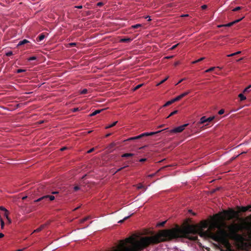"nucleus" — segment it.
<instances>
[{
	"mask_svg": "<svg viewBox=\"0 0 251 251\" xmlns=\"http://www.w3.org/2000/svg\"><path fill=\"white\" fill-rule=\"evenodd\" d=\"M199 229L194 225H187L182 228H172L161 231L159 233L151 236L142 237L139 241H136L131 248L125 247L124 249H117L114 251H141L151 244H155L178 237H184L191 240L195 241L198 237L196 235Z\"/></svg>",
	"mask_w": 251,
	"mask_h": 251,
	"instance_id": "1",
	"label": "nucleus"
},
{
	"mask_svg": "<svg viewBox=\"0 0 251 251\" xmlns=\"http://www.w3.org/2000/svg\"><path fill=\"white\" fill-rule=\"evenodd\" d=\"M229 233L223 229L220 230L217 235L216 240L222 242L225 246H229V243L227 238L230 237L237 243V246L240 250H244L247 244L245 242V239L243 235L238 234V232L241 230V226L237 224H233L227 226Z\"/></svg>",
	"mask_w": 251,
	"mask_h": 251,
	"instance_id": "2",
	"label": "nucleus"
},
{
	"mask_svg": "<svg viewBox=\"0 0 251 251\" xmlns=\"http://www.w3.org/2000/svg\"><path fill=\"white\" fill-rule=\"evenodd\" d=\"M162 130H159L156 132H145V133H143L139 135H138V136H136L135 137H130V138H128V139H127L126 141L134 140H136V139H141L144 137L150 136V135H153L158 133L160 132Z\"/></svg>",
	"mask_w": 251,
	"mask_h": 251,
	"instance_id": "3",
	"label": "nucleus"
},
{
	"mask_svg": "<svg viewBox=\"0 0 251 251\" xmlns=\"http://www.w3.org/2000/svg\"><path fill=\"white\" fill-rule=\"evenodd\" d=\"M188 125V124H184L182 126H179L178 127H176L171 130H170V132L171 133H179L182 132L185 128Z\"/></svg>",
	"mask_w": 251,
	"mask_h": 251,
	"instance_id": "4",
	"label": "nucleus"
},
{
	"mask_svg": "<svg viewBox=\"0 0 251 251\" xmlns=\"http://www.w3.org/2000/svg\"><path fill=\"white\" fill-rule=\"evenodd\" d=\"M48 199H49L50 201H53L54 200L55 197H54V196H52V195H46V196H43V197L39 198L38 199H37L36 200H35L34 201V202L35 203L37 202L41 201L43 200H46Z\"/></svg>",
	"mask_w": 251,
	"mask_h": 251,
	"instance_id": "5",
	"label": "nucleus"
},
{
	"mask_svg": "<svg viewBox=\"0 0 251 251\" xmlns=\"http://www.w3.org/2000/svg\"><path fill=\"white\" fill-rule=\"evenodd\" d=\"M243 18V17H242V18H240L239 19L236 20H235V21H234L233 22H230V23H229L228 24H225V25H225V27L231 26L232 25H233L234 24L239 22L240 21H241L242 20Z\"/></svg>",
	"mask_w": 251,
	"mask_h": 251,
	"instance_id": "6",
	"label": "nucleus"
},
{
	"mask_svg": "<svg viewBox=\"0 0 251 251\" xmlns=\"http://www.w3.org/2000/svg\"><path fill=\"white\" fill-rule=\"evenodd\" d=\"M245 228L247 230L249 237L251 239V223L247 226Z\"/></svg>",
	"mask_w": 251,
	"mask_h": 251,
	"instance_id": "7",
	"label": "nucleus"
},
{
	"mask_svg": "<svg viewBox=\"0 0 251 251\" xmlns=\"http://www.w3.org/2000/svg\"><path fill=\"white\" fill-rule=\"evenodd\" d=\"M45 38V36L44 33L40 34L36 38V41L38 42H40L42 41Z\"/></svg>",
	"mask_w": 251,
	"mask_h": 251,
	"instance_id": "8",
	"label": "nucleus"
},
{
	"mask_svg": "<svg viewBox=\"0 0 251 251\" xmlns=\"http://www.w3.org/2000/svg\"><path fill=\"white\" fill-rule=\"evenodd\" d=\"M115 145L116 144L115 143H112L110 144L107 147L108 151H109L110 152H111L112 151H113Z\"/></svg>",
	"mask_w": 251,
	"mask_h": 251,
	"instance_id": "9",
	"label": "nucleus"
},
{
	"mask_svg": "<svg viewBox=\"0 0 251 251\" xmlns=\"http://www.w3.org/2000/svg\"><path fill=\"white\" fill-rule=\"evenodd\" d=\"M29 42L26 40V39H24L22 41H20L18 44V46H22V45H24L25 44H27L28 43H29Z\"/></svg>",
	"mask_w": 251,
	"mask_h": 251,
	"instance_id": "10",
	"label": "nucleus"
},
{
	"mask_svg": "<svg viewBox=\"0 0 251 251\" xmlns=\"http://www.w3.org/2000/svg\"><path fill=\"white\" fill-rule=\"evenodd\" d=\"M205 123H206V118L205 116H203L200 119V121L199 122V124H204Z\"/></svg>",
	"mask_w": 251,
	"mask_h": 251,
	"instance_id": "11",
	"label": "nucleus"
},
{
	"mask_svg": "<svg viewBox=\"0 0 251 251\" xmlns=\"http://www.w3.org/2000/svg\"><path fill=\"white\" fill-rule=\"evenodd\" d=\"M103 110H104L103 109H100V110H96L90 114V116H94L97 115V114L100 113Z\"/></svg>",
	"mask_w": 251,
	"mask_h": 251,
	"instance_id": "12",
	"label": "nucleus"
},
{
	"mask_svg": "<svg viewBox=\"0 0 251 251\" xmlns=\"http://www.w3.org/2000/svg\"><path fill=\"white\" fill-rule=\"evenodd\" d=\"M132 41V39L129 38H122L121 39L120 41L121 42H126V43H129Z\"/></svg>",
	"mask_w": 251,
	"mask_h": 251,
	"instance_id": "13",
	"label": "nucleus"
},
{
	"mask_svg": "<svg viewBox=\"0 0 251 251\" xmlns=\"http://www.w3.org/2000/svg\"><path fill=\"white\" fill-rule=\"evenodd\" d=\"M134 155L133 153H124L122 155V157H132Z\"/></svg>",
	"mask_w": 251,
	"mask_h": 251,
	"instance_id": "14",
	"label": "nucleus"
},
{
	"mask_svg": "<svg viewBox=\"0 0 251 251\" xmlns=\"http://www.w3.org/2000/svg\"><path fill=\"white\" fill-rule=\"evenodd\" d=\"M251 208L250 206H246V207H242L241 208V211L242 212H245L249 210V209Z\"/></svg>",
	"mask_w": 251,
	"mask_h": 251,
	"instance_id": "15",
	"label": "nucleus"
},
{
	"mask_svg": "<svg viewBox=\"0 0 251 251\" xmlns=\"http://www.w3.org/2000/svg\"><path fill=\"white\" fill-rule=\"evenodd\" d=\"M238 97L240 98L241 101L244 100L246 99V97L243 94H240L238 95Z\"/></svg>",
	"mask_w": 251,
	"mask_h": 251,
	"instance_id": "16",
	"label": "nucleus"
},
{
	"mask_svg": "<svg viewBox=\"0 0 251 251\" xmlns=\"http://www.w3.org/2000/svg\"><path fill=\"white\" fill-rule=\"evenodd\" d=\"M117 122H118V121H116V122H114L113 123H112V124L108 125L107 126H106L105 127V128L108 129V128H111V127L115 126L116 125V124L117 123Z\"/></svg>",
	"mask_w": 251,
	"mask_h": 251,
	"instance_id": "17",
	"label": "nucleus"
},
{
	"mask_svg": "<svg viewBox=\"0 0 251 251\" xmlns=\"http://www.w3.org/2000/svg\"><path fill=\"white\" fill-rule=\"evenodd\" d=\"M190 91H188L187 92H185L182 94H181V95H180L181 99L183 97H184L185 96H187L188 94H189L190 93Z\"/></svg>",
	"mask_w": 251,
	"mask_h": 251,
	"instance_id": "18",
	"label": "nucleus"
},
{
	"mask_svg": "<svg viewBox=\"0 0 251 251\" xmlns=\"http://www.w3.org/2000/svg\"><path fill=\"white\" fill-rule=\"evenodd\" d=\"M214 117L213 116V117H208V118H206V123H209V122H211V121H212L213 120V119H214Z\"/></svg>",
	"mask_w": 251,
	"mask_h": 251,
	"instance_id": "19",
	"label": "nucleus"
},
{
	"mask_svg": "<svg viewBox=\"0 0 251 251\" xmlns=\"http://www.w3.org/2000/svg\"><path fill=\"white\" fill-rule=\"evenodd\" d=\"M173 103H174V101H173V100H169L168 101H167L164 105V107H166V106H167L171 104H172Z\"/></svg>",
	"mask_w": 251,
	"mask_h": 251,
	"instance_id": "20",
	"label": "nucleus"
},
{
	"mask_svg": "<svg viewBox=\"0 0 251 251\" xmlns=\"http://www.w3.org/2000/svg\"><path fill=\"white\" fill-rule=\"evenodd\" d=\"M208 226V224L206 222H204L202 223V225L201 226V228H207Z\"/></svg>",
	"mask_w": 251,
	"mask_h": 251,
	"instance_id": "21",
	"label": "nucleus"
},
{
	"mask_svg": "<svg viewBox=\"0 0 251 251\" xmlns=\"http://www.w3.org/2000/svg\"><path fill=\"white\" fill-rule=\"evenodd\" d=\"M216 68L215 67H211L209 69L206 70V71H205V73H209V72H210L213 70H214V69Z\"/></svg>",
	"mask_w": 251,
	"mask_h": 251,
	"instance_id": "22",
	"label": "nucleus"
},
{
	"mask_svg": "<svg viewBox=\"0 0 251 251\" xmlns=\"http://www.w3.org/2000/svg\"><path fill=\"white\" fill-rule=\"evenodd\" d=\"M181 99V98L180 96L179 95V96H177L176 98H175V99H173V101H174V102H175V101L180 100Z\"/></svg>",
	"mask_w": 251,
	"mask_h": 251,
	"instance_id": "23",
	"label": "nucleus"
},
{
	"mask_svg": "<svg viewBox=\"0 0 251 251\" xmlns=\"http://www.w3.org/2000/svg\"><path fill=\"white\" fill-rule=\"evenodd\" d=\"M251 88V84L249 86H248L247 88H246L243 92L244 93H246V92H249L250 91L249 89Z\"/></svg>",
	"mask_w": 251,
	"mask_h": 251,
	"instance_id": "24",
	"label": "nucleus"
},
{
	"mask_svg": "<svg viewBox=\"0 0 251 251\" xmlns=\"http://www.w3.org/2000/svg\"><path fill=\"white\" fill-rule=\"evenodd\" d=\"M0 222L1 228H3L4 226V222L1 217H0Z\"/></svg>",
	"mask_w": 251,
	"mask_h": 251,
	"instance_id": "25",
	"label": "nucleus"
},
{
	"mask_svg": "<svg viewBox=\"0 0 251 251\" xmlns=\"http://www.w3.org/2000/svg\"><path fill=\"white\" fill-rule=\"evenodd\" d=\"M141 26H142V25L141 24H136V25H132L131 27L133 28H138Z\"/></svg>",
	"mask_w": 251,
	"mask_h": 251,
	"instance_id": "26",
	"label": "nucleus"
},
{
	"mask_svg": "<svg viewBox=\"0 0 251 251\" xmlns=\"http://www.w3.org/2000/svg\"><path fill=\"white\" fill-rule=\"evenodd\" d=\"M169 78V76L166 77L165 79L161 80L159 83L157 84V86L160 85L161 84L163 83L164 82H165Z\"/></svg>",
	"mask_w": 251,
	"mask_h": 251,
	"instance_id": "27",
	"label": "nucleus"
},
{
	"mask_svg": "<svg viewBox=\"0 0 251 251\" xmlns=\"http://www.w3.org/2000/svg\"><path fill=\"white\" fill-rule=\"evenodd\" d=\"M178 111L177 110H175L174 111L172 112V113H170V114L167 117V118H169L170 117L176 114L177 113Z\"/></svg>",
	"mask_w": 251,
	"mask_h": 251,
	"instance_id": "28",
	"label": "nucleus"
},
{
	"mask_svg": "<svg viewBox=\"0 0 251 251\" xmlns=\"http://www.w3.org/2000/svg\"><path fill=\"white\" fill-rule=\"evenodd\" d=\"M204 59V57H201V58H200V59H198L197 60H195V61H193L192 63L193 64H195L196 63L199 62L203 60Z\"/></svg>",
	"mask_w": 251,
	"mask_h": 251,
	"instance_id": "29",
	"label": "nucleus"
},
{
	"mask_svg": "<svg viewBox=\"0 0 251 251\" xmlns=\"http://www.w3.org/2000/svg\"><path fill=\"white\" fill-rule=\"evenodd\" d=\"M162 169V168H161V169ZM160 170H161V169H160V170H158L156 173H153V174H150V175H148V177H153L154 176H155V175H156V174H157V173H158V172Z\"/></svg>",
	"mask_w": 251,
	"mask_h": 251,
	"instance_id": "30",
	"label": "nucleus"
},
{
	"mask_svg": "<svg viewBox=\"0 0 251 251\" xmlns=\"http://www.w3.org/2000/svg\"><path fill=\"white\" fill-rule=\"evenodd\" d=\"M143 85V84H140L137 85L135 87H134V88L133 89V90L134 91L137 90V89H138L139 88L141 87Z\"/></svg>",
	"mask_w": 251,
	"mask_h": 251,
	"instance_id": "31",
	"label": "nucleus"
},
{
	"mask_svg": "<svg viewBox=\"0 0 251 251\" xmlns=\"http://www.w3.org/2000/svg\"><path fill=\"white\" fill-rule=\"evenodd\" d=\"M4 216L7 219L9 218L8 217V211L6 210L4 214Z\"/></svg>",
	"mask_w": 251,
	"mask_h": 251,
	"instance_id": "32",
	"label": "nucleus"
},
{
	"mask_svg": "<svg viewBox=\"0 0 251 251\" xmlns=\"http://www.w3.org/2000/svg\"><path fill=\"white\" fill-rule=\"evenodd\" d=\"M242 7H240V6H238V7H235V8H234L232 11H238L240 9H241Z\"/></svg>",
	"mask_w": 251,
	"mask_h": 251,
	"instance_id": "33",
	"label": "nucleus"
},
{
	"mask_svg": "<svg viewBox=\"0 0 251 251\" xmlns=\"http://www.w3.org/2000/svg\"><path fill=\"white\" fill-rule=\"evenodd\" d=\"M36 59V57L31 56L28 59V61H32V60H35Z\"/></svg>",
	"mask_w": 251,
	"mask_h": 251,
	"instance_id": "34",
	"label": "nucleus"
},
{
	"mask_svg": "<svg viewBox=\"0 0 251 251\" xmlns=\"http://www.w3.org/2000/svg\"><path fill=\"white\" fill-rule=\"evenodd\" d=\"M87 89H84L83 90H82L81 92V94H85L87 93Z\"/></svg>",
	"mask_w": 251,
	"mask_h": 251,
	"instance_id": "35",
	"label": "nucleus"
},
{
	"mask_svg": "<svg viewBox=\"0 0 251 251\" xmlns=\"http://www.w3.org/2000/svg\"><path fill=\"white\" fill-rule=\"evenodd\" d=\"M129 217H130V216H127V217H125V218H124V219H123V220H120V221L119 222V223H123L124 221H125V220H127V219Z\"/></svg>",
	"mask_w": 251,
	"mask_h": 251,
	"instance_id": "36",
	"label": "nucleus"
},
{
	"mask_svg": "<svg viewBox=\"0 0 251 251\" xmlns=\"http://www.w3.org/2000/svg\"><path fill=\"white\" fill-rule=\"evenodd\" d=\"M24 72H25V70H23V69H21L17 70V73H21Z\"/></svg>",
	"mask_w": 251,
	"mask_h": 251,
	"instance_id": "37",
	"label": "nucleus"
},
{
	"mask_svg": "<svg viewBox=\"0 0 251 251\" xmlns=\"http://www.w3.org/2000/svg\"><path fill=\"white\" fill-rule=\"evenodd\" d=\"M74 189L75 191H77L80 189V188L78 186H75L74 187Z\"/></svg>",
	"mask_w": 251,
	"mask_h": 251,
	"instance_id": "38",
	"label": "nucleus"
},
{
	"mask_svg": "<svg viewBox=\"0 0 251 251\" xmlns=\"http://www.w3.org/2000/svg\"><path fill=\"white\" fill-rule=\"evenodd\" d=\"M76 44L75 43H69V45L70 47H74L75 46Z\"/></svg>",
	"mask_w": 251,
	"mask_h": 251,
	"instance_id": "39",
	"label": "nucleus"
},
{
	"mask_svg": "<svg viewBox=\"0 0 251 251\" xmlns=\"http://www.w3.org/2000/svg\"><path fill=\"white\" fill-rule=\"evenodd\" d=\"M12 54H13V53H12V51H9V52H7V53H6V55L7 56H10L12 55Z\"/></svg>",
	"mask_w": 251,
	"mask_h": 251,
	"instance_id": "40",
	"label": "nucleus"
},
{
	"mask_svg": "<svg viewBox=\"0 0 251 251\" xmlns=\"http://www.w3.org/2000/svg\"><path fill=\"white\" fill-rule=\"evenodd\" d=\"M143 187H144V186L142 184H141V183L139 184L138 185V186H137V188L139 189H141V188H142Z\"/></svg>",
	"mask_w": 251,
	"mask_h": 251,
	"instance_id": "41",
	"label": "nucleus"
},
{
	"mask_svg": "<svg viewBox=\"0 0 251 251\" xmlns=\"http://www.w3.org/2000/svg\"><path fill=\"white\" fill-rule=\"evenodd\" d=\"M94 150H95V149L94 148H93L91 149L90 150H89V151H87V152L88 153H90L92 152Z\"/></svg>",
	"mask_w": 251,
	"mask_h": 251,
	"instance_id": "42",
	"label": "nucleus"
},
{
	"mask_svg": "<svg viewBox=\"0 0 251 251\" xmlns=\"http://www.w3.org/2000/svg\"><path fill=\"white\" fill-rule=\"evenodd\" d=\"M178 45V44H176L175 45H174L171 48L170 50H173L175 49L177 47Z\"/></svg>",
	"mask_w": 251,
	"mask_h": 251,
	"instance_id": "43",
	"label": "nucleus"
},
{
	"mask_svg": "<svg viewBox=\"0 0 251 251\" xmlns=\"http://www.w3.org/2000/svg\"><path fill=\"white\" fill-rule=\"evenodd\" d=\"M224 109H221L219 112L218 113L219 115H222L224 113Z\"/></svg>",
	"mask_w": 251,
	"mask_h": 251,
	"instance_id": "44",
	"label": "nucleus"
},
{
	"mask_svg": "<svg viewBox=\"0 0 251 251\" xmlns=\"http://www.w3.org/2000/svg\"><path fill=\"white\" fill-rule=\"evenodd\" d=\"M89 219V217H87L86 218H84V219H83L82 220H81V222L83 223V222H84L85 221H87L88 219Z\"/></svg>",
	"mask_w": 251,
	"mask_h": 251,
	"instance_id": "45",
	"label": "nucleus"
},
{
	"mask_svg": "<svg viewBox=\"0 0 251 251\" xmlns=\"http://www.w3.org/2000/svg\"><path fill=\"white\" fill-rule=\"evenodd\" d=\"M41 230H42L41 228H40V227H39L38 228H37L36 229H35L34 231V232H38L40 231Z\"/></svg>",
	"mask_w": 251,
	"mask_h": 251,
	"instance_id": "46",
	"label": "nucleus"
},
{
	"mask_svg": "<svg viewBox=\"0 0 251 251\" xmlns=\"http://www.w3.org/2000/svg\"><path fill=\"white\" fill-rule=\"evenodd\" d=\"M98 6L100 7L103 5V3L102 2H99L97 4Z\"/></svg>",
	"mask_w": 251,
	"mask_h": 251,
	"instance_id": "47",
	"label": "nucleus"
},
{
	"mask_svg": "<svg viewBox=\"0 0 251 251\" xmlns=\"http://www.w3.org/2000/svg\"><path fill=\"white\" fill-rule=\"evenodd\" d=\"M127 167H128V166H127V165L125 166H124V167H121V168H120V169H119L117 171V172H119V171H121L122 170H123V169H124V168H125Z\"/></svg>",
	"mask_w": 251,
	"mask_h": 251,
	"instance_id": "48",
	"label": "nucleus"
},
{
	"mask_svg": "<svg viewBox=\"0 0 251 251\" xmlns=\"http://www.w3.org/2000/svg\"><path fill=\"white\" fill-rule=\"evenodd\" d=\"M179 64H180V62L178 61L174 63V65H175V66H176L178 65Z\"/></svg>",
	"mask_w": 251,
	"mask_h": 251,
	"instance_id": "49",
	"label": "nucleus"
},
{
	"mask_svg": "<svg viewBox=\"0 0 251 251\" xmlns=\"http://www.w3.org/2000/svg\"><path fill=\"white\" fill-rule=\"evenodd\" d=\"M234 55H236L235 53H233L227 55V57H231V56H233Z\"/></svg>",
	"mask_w": 251,
	"mask_h": 251,
	"instance_id": "50",
	"label": "nucleus"
},
{
	"mask_svg": "<svg viewBox=\"0 0 251 251\" xmlns=\"http://www.w3.org/2000/svg\"><path fill=\"white\" fill-rule=\"evenodd\" d=\"M146 160H147V159H146V158H142V159H140L139 160V161H140V162H143L145 161Z\"/></svg>",
	"mask_w": 251,
	"mask_h": 251,
	"instance_id": "51",
	"label": "nucleus"
},
{
	"mask_svg": "<svg viewBox=\"0 0 251 251\" xmlns=\"http://www.w3.org/2000/svg\"><path fill=\"white\" fill-rule=\"evenodd\" d=\"M0 209L4 211H5L6 210V209L2 206H0Z\"/></svg>",
	"mask_w": 251,
	"mask_h": 251,
	"instance_id": "52",
	"label": "nucleus"
},
{
	"mask_svg": "<svg viewBox=\"0 0 251 251\" xmlns=\"http://www.w3.org/2000/svg\"><path fill=\"white\" fill-rule=\"evenodd\" d=\"M165 223H166V222H165H165H162V223H159V224H158V225H159V226H164V225L165 224Z\"/></svg>",
	"mask_w": 251,
	"mask_h": 251,
	"instance_id": "53",
	"label": "nucleus"
},
{
	"mask_svg": "<svg viewBox=\"0 0 251 251\" xmlns=\"http://www.w3.org/2000/svg\"><path fill=\"white\" fill-rule=\"evenodd\" d=\"M185 78H182V79H180V80L178 82V83L176 84V85H177L178 84H179V83H181L183 80H185Z\"/></svg>",
	"mask_w": 251,
	"mask_h": 251,
	"instance_id": "54",
	"label": "nucleus"
},
{
	"mask_svg": "<svg viewBox=\"0 0 251 251\" xmlns=\"http://www.w3.org/2000/svg\"><path fill=\"white\" fill-rule=\"evenodd\" d=\"M207 8V5H203L202 6H201V8L202 9H205Z\"/></svg>",
	"mask_w": 251,
	"mask_h": 251,
	"instance_id": "55",
	"label": "nucleus"
},
{
	"mask_svg": "<svg viewBox=\"0 0 251 251\" xmlns=\"http://www.w3.org/2000/svg\"><path fill=\"white\" fill-rule=\"evenodd\" d=\"M75 7L77 8H78V9H81L82 8V5L76 6H75Z\"/></svg>",
	"mask_w": 251,
	"mask_h": 251,
	"instance_id": "56",
	"label": "nucleus"
},
{
	"mask_svg": "<svg viewBox=\"0 0 251 251\" xmlns=\"http://www.w3.org/2000/svg\"><path fill=\"white\" fill-rule=\"evenodd\" d=\"M241 53V51H238L235 52V55H237V54H240Z\"/></svg>",
	"mask_w": 251,
	"mask_h": 251,
	"instance_id": "57",
	"label": "nucleus"
},
{
	"mask_svg": "<svg viewBox=\"0 0 251 251\" xmlns=\"http://www.w3.org/2000/svg\"><path fill=\"white\" fill-rule=\"evenodd\" d=\"M7 220L9 224H10L11 223V219L9 218H8Z\"/></svg>",
	"mask_w": 251,
	"mask_h": 251,
	"instance_id": "58",
	"label": "nucleus"
},
{
	"mask_svg": "<svg viewBox=\"0 0 251 251\" xmlns=\"http://www.w3.org/2000/svg\"><path fill=\"white\" fill-rule=\"evenodd\" d=\"M45 226V225H43L41 226H40V228H41V229L42 230L44 228Z\"/></svg>",
	"mask_w": 251,
	"mask_h": 251,
	"instance_id": "59",
	"label": "nucleus"
},
{
	"mask_svg": "<svg viewBox=\"0 0 251 251\" xmlns=\"http://www.w3.org/2000/svg\"><path fill=\"white\" fill-rule=\"evenodd\" d=\"M3 236H4V234L2 233H0V238L3 237Z\"/></svg>",
	"mask_w": 251,
	"mask_h": 251,
	"instance_id": "60",
	"label": "nucleus"
},
{
	"mask_svg": "<svg viewBox=\"0 0 251 251\" xmlns=\"http://www.w3.org/2000/svg\"><path fill=\"white\" fill-rule=\"evenodd\" d=\"M58 192L57 191H53L52 192V194H58Z\"/></svg>",
	"mask_w": 251,
	"mask_h": 251,
	"instance_id": "61",
	"label": "nucleus"
},
{
	"mask_svg": "<svg viewBox=\"0 0 251 251\" xmlns=\"http://www.w3.org/2000/svg\"><path fill=\"white\" fill-rule=\"evenodd\" d=\"M66 147H63L61 149V151H64L65 150H66Z\"/></svg>",
	"mask_w": 251,
	"mask_h": 251,
	"instance_id": "62",
	"label": "nucleus"
},
{
	"mask_svg": "<svg viewBox=\"0 0 251 251\" xmlns=\"http://www.w3.org/2000/svg\"><path fill=\"white\" fill-rule=\"evenodd\" d=\"M243 59V58H240V59H238L237 60V61L239 62V61L242 60Z\"/></svg>",
	"mask_w": 251,
	"mask_h": 251,
	"instance_id": "63",
	"label": "nucleus"
},
{
	"mask_svg": "<svg viewBox=\"0 0 251 251\" xmlns=\"http://www.w3.org/2000/svg\"><path fill=\"white\" fill-rule=\"evenodd\" d=\"M111 133H108V134H106L105 136H106V137H108V136H109L110 135H111Z\"/></svg>",
	"mask_w": 251,
	"mask_h": 251,
	"instance_id": "64",
	"label": "nucleus"
}]
</instances>
